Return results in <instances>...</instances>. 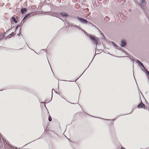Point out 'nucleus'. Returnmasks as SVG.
<instances>
[{"instance_id":"obj_1","label":"nucleus","mask_w":149,"mask_h":149,"mask_svg":"<svg viewBox=\"0 0 149 149\" xmlns=\"http://www.w3.org/2000/svg\"><path fill=\"white\" fill-rule=\"evenodd\" d=\"M77 18L81 23L83 24L86 25V22H87V20L86 19L79 17H77Z\"/></svg>"},{"instance_id":"obj_2","label":"nucleus","mask_w":149,"mask_h":149,"mask_svg":"<svg viewBox=\"0 0 149 149\" xmlns=\"http://www.w3.org/2000/svg\"><path fill=\"white\" fill-rule=\"evenodd\" d=\"M90 38L93 41H94V42L95 43L96 45L97 44L98 41V38L93 36H92L91 35L90 36Z\"/></svg>"},{"instance_id":"obj_3","label":"nucleus","mask_w":149,"mask_h":149,"mask_svg":"<svg viewBox=\"0 0 149 149\" xmlns=\"http://www.w3.org/2000/svg\"><path fill=\"white\" fill-rule=\"evenodd\" d=\"M31 13L28 14L26 15L25 17H24L22 21L20 23V24L21 25H22L24 23L25 21V19H26V18L29 16L30 17L31 16Z\"/></svg>"},{"instance_id":"obj_4","label":"nucleus","mask_w":149,"mask_h":149,"mask_svg":"<svg viewBox=\"0 0 149 149\" xmlns=\"http://www.w3.org/2000/svg\"><path fill=\"white\" fill-rule=\"evenodd\" d=\"M139 108L145 109V106L142 102H141L137 106Z\"/></svg>"},{"instance_id":"obj_5","label":"nucleus","mask_w":149,"mask_h":149,"mask_svg":"<svg viewBox=\"0 0 149 149\" xmlns=\"http://www.w3.org/2000/svg\"><path fill=\"white\" fill-rule=\"evenodd\" d=\"M60 15H61L62 17H68L69 15V14L65 12H61Z\"/></svg>"},{"instance_id":"obj_6","label":"nucleus","mask_w":149,"mask_h":149,"mask_svg":"<svg viewBox=\"0 0 149 149\" xmlns=\"http://www.w3.org/2000/svg\"><path fill=\"white\" fill-rule=\"evenodd\" d=\"M27 12V9L25 8H22L21 9V13L22 14H23L25 13H26Z\"/></svg>"},{"instance_id":"obj_7","label":"nucleus","mask_w":149,"mask_h":149,"mask_svg":"<svg viewBox=\"0 0 149 149\" xmlns=\"http://www.w3.org/2000/svg\"><path fill=\"white\" fill-rule=\"evenodd\" d=\"M126 44V42L125 40H123L121 42V45L120 46L122 47H124V46H125Z\"/></svg>"},{"instance_id":"obj_8","label":"nucleus","mask_w":149,"mask_h":149,"mask_svg":"<svg viewBox=\"0 0 149 149\" xmlns=\"http://www.w3.org/2000/svg\"><path fill=\"white\" fill-rule=\"evenodd\" d=\"M88 24V25L89 26H94L96 28H97L94 25H93V24L91 23L90 22L87 20V22H86V25Z\"/></svg>"},{"instance_id":"obj_9","label":"nucleus","mask_w":149,"mask_h":149,"mask_svg":"<svg viewBox=\"0 0 149 149\" xmlns=\"http://www.w3.org/2000/svg\"><path fill=\"white\" fill-rule=\"evenodd\" d=\"M140 7L143 11L145 10L147 8L146 7L145 5L142 4L141 5Z\"/></svg>"},{"instance_id":"obj_10","label":"nucleus","mask_w":149,"mask_h":149,"mask_svg":"<svg viewBox=\"0 0 149 149\" xmlns=\"http://www.w3.org/2000/svg\"><path fill=\"white\" fill-rule=\"evenodd\" d=\"M134 2L135 3L136 5L138 7L139 6H140L142 4L141 3H140L138 1H134Z\"/></svg>"},{"instance_id":"obj_11","label":"nucleus","mask_w":149,"mask_h":149,"mask_svg":"<svg viewBox=\"0 0 149 149\" xmlns=\"http://www.w3.org/2000/svg\"><path fill=\"white\" fill-rule=\"evenodd\" d=\"M75 29L76 31H78L80 30L81 29L80 27H79L78 26H75Z\"/></svg>"},{"instance_id":"obj_12","label":"nucleus","mask_w":149,"mask_h":149,"mask_svg":"<svg viewBox=\"0 0 149 149\" xmlns=\"http://www.w3.org/2000/svg\"><path fill=\"white\" fill-rule=\"evenodd\" d=\"M11 19L15 23H16L17 22V21L16 20L15 18L13 17H12Z\"/></svg>"},{"instance_id":"obj_13","label":"nucleus","mask_w":149,"mask_h":149,"mask_svg":"<svg viewBox=\"0 0 149 149\" xmlns=\"http://www.w3.org/2000/svg\"><path fill=\"white\" fill-rule=\"evenodd\" d=\"M14 33L13 32H12L11 34H10L8 37V38H11V37H12L13 36H14Z\"/></svg>"},{"instance_id":"obj_14","label":"nucleus","mask_w":149,"mask_h":149,"mask_svg":"<svg viewBox=\"0 0 149 149\" xmlns=\"http://www.w3.org/2000/svg\"><path fill=\"white\" fill-rule=\"evenodd\" d=\"M136 62L138 63H139V65H140V64H141V62L138 59H136Z\"/></svg>"},{"instance_id":"obj_15","label":"nucleus","mask_w":149,"mask_h":149,"mask_svg":"<svg viewBox=\"0 0 149 149\" xmlns=\"http://www.w3.org/2000/svg\"><path fill=\"white\" fill-rule=\"evenodd\" d=\"M60 15H61L60 13H57L56 14H55V16L56 17H57L56 16V15L57 16H59Z\"/></svg>"},{"instance_id":"obj_16","label":"nucleus","mask_w":149,"mask_h":149,"mask_svg":"<svg viewBox=\"0 0 149 149\" xmlns=\"http://www.w3.org/2000/svg\"><path fill=\"white\" fill-rule=\"evenodd\" d=\"M48 120H49L50 121H52V118L50 116H49L48 118Z\"/></svg>"},{"instance_id":"obj_17","label":"nucleus","mask_w":149,"mask_h":149,"mask_svg":"<svg viewBox=\"0 0 149 149\" xmlns=\"http://www.w3.org/2000/svg\"><path fill=\"white\" fill-rule=\"evenodd\" d=\"M141 2V3H143L144 1H145V0H139Z\"/></svg>"},{"instance_id":"obj_18","label":"nucleus","mask_w":149,"mask_h":149,"mask_svg":"<svg viewBox=\"0 0 149 149\" xmlns=\"http://www.w3.org/2000/svg\"><path fill=\"white\" fill-rule=\"evenodd\" d=\"M140 65H141V66L143 68H145V67H144V65H143V64L142 63H141V64H140Z\"/></svg>"},{"instance_id":"obj_19","label":"nucleus","mask_w":149,"mask_h":149,"mask_svg":"<svg viewBox=\"0 0 149 149\" xmlns=\"http://www.w3.org/2000/svg\"><path fill=\"white\" fill-rule=\"evenodd\" d=\"M141 69H142L143 71H144V70H145L146 71V70L145 68H141Z\"/></svg>"},{"instance_id":"obj_20","label":"nucleus","mask_w":149,"mask_h":149,"mask_svg":"<svg viewBox=\"0 0 149 149\" xmlns=\"http://www.w3.org/2000/svg\"><path fill=\"white\" fill-rule=\"evenodd\" d=\"M19 26H20V25H18L16 27V29H17L18 28Z\"/></svg>"},{"instance_id":"obj_21","label":"nucleus","mask_w":149,"mask_h":149,"mask_svg":"<svg viewBox=\"0 0 149 149\" xmlns=\"http://www.w3.org/2000/svg\"><path fill=\"white\" fill-rule=\"evenodd\" d=\"M52 92L53 91H54L56 93L55 91V90H54V89H52Z\"/></svg>"},{"instance_id":"obj_22","label":"nucleus","mask_w":149,"mask_h":149,"mask_svg":"<svg viewBox=\"0 0 149 149\" xmlns=\"http://www.w3.org/2000/svg\"><path fill=\"white\" fill-rule=\"evenodd\" d=\"M52 92L53 91H54L56 93L55 91V90H54V89H52Z\"/></svg>"},{"instance_id":"obj_23","label":"nucleus","mask_w":149,"mask_h":149,"mask_svg":"<svg viewBox=\"0 0 149 149\" xmlns=\"http://www.w3.org/2000/svg\"><path fill=\"white\" fill-rule=\"evenodd\" d=\"M121 149H125L124 147H122L121 148Z\"/></svg>"},{"instance_id":"obj_24","label":"nucleus","mask_w":149,"mask_h":149,"mask_svg":"<svg viewBox=\"0 0 149 149\" xmlns=\"http://www.w3.org/2000/svg\"><path fill=\"white\" fill-rule=\"evenodd\" d=\"M103 36L104 37V38L105 37V36L104 35H103Z\"/></svg>"},{"instance_id":"obj_25","label":"nucleus","mask_w":149,"mask_h":149,"mask_svg":"<svg viewBox=\"0 0 149 149\" xmlns=\"http://www.w3.org/2000/svg\"><path fill=\"white\" fill-rule=\"evenodd\" d=\"M115 46H117V45H115V44H114V45Z\"/></svg>"},{"instance_id":"obj_26","label":"nucleus","mask_w":149,"mask_h":149,"mask_svg":"<svg viewBox=\"0 0 149 149\" xmlns=\"http://www.w3.org/2000/svg\"><path fill=\"white\" fill-rule=\"evenodd\" d=\"M112 43L114 44V45L115 44H114V42H112Z\"/></svg>"},{"instance_id":"obj_27","label":"nucleus","mask_w":149,"mask_h":149,"mask_svg":"<svg viewBox=\"0 0 149 149\" xmlns=\"http://www.w3.org/2000/svg\"><path fill=\"white\" fill-rule=\"evenodd\" d=\"M42 103H44V102H42Z\"/></svg>"},{"instance_id":"obj_28","label":"nucleus","mask_w":149,"mask_h":149,"mask_svg":"<svg viewBox=\"0 0 149 149\" xmlns=\"http://www.w3.org/2000/svg\"><path fill=\"white\" fill-rule=\"evenodd\" d=\"M81 30H83V29H81Z\"/></svg>"},{"instance_id":"obj_29","label":"nucleus","mask_w":149,"mask_h":149,"mask_svg":"<svg viewBox=\"0 0 149 149\" xmlns=\"http://www.w3.org/2000/svg\"><path fill=\"white\" fill-rule=\"evenodd\" d=\"M17 149V148H16V149Z\"/></svg>"}]
</instances>
